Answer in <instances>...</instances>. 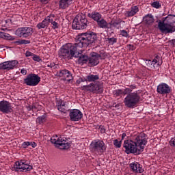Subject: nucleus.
Listing matches in <instances>:
<instances>
[{
    "mask_svg": "<svg viewBox=\"0 0 175 175\" xmlns=\"http://www.w3.org/2000/svg\"><path fill=\"white\" fill-rule=\"evenodd\" d=\"M98 36L94 32L89 31L79 34L77 36L75 44H67L60 49L59 56L60 58H64V59H66V58L68 59H72L73 57H79V53H77L79 49L88 47L90 44H94V43L96 42Z\"/></svg>",
    "mask_w": 175,
    "mask_h": 175,
    "instance_id": "nucleus-1",
    "label": "nucleus"
},
{
    "mask_svg": "<svg viewBox=\"0 0 175 175\" xmlns=\"http://www.w3.org/2000/svg\"><path fill=\"white\" fill-rule=\"evenodd\" d=\"M146 146L147 135L144 133L135 135L132 139L124 140L123 144L126 154H142Z\"/></svg>",
    "mask_w": 175,
    "mask_h": 175,
    "instance_id": "nucleus-2",
    "label": "nucleus"
},
{
    "mask_svg": "<svg viewBox=\"0 0 175 175\" xmlns=\"http://www.w3.org/2000/svg\"><path fill=\"white\" fill-rule=\"evenodd\" d=\"M158 29L162 33H173L175 32V15H168L163 20L157 21Z\"/></svg>",
    "mask_w": 175,
    "mask_h": 175,
    "instance_id": "nucleus-3",
    "label": "nucleus"
},
{
    "mask_svg": "<svg viewBox=\"0 0 175 175\" xmlns=\"http://www.w3.org/2000/svg\"><path fill=\"white\" fill-rule=\"evenodd\" d=\"M140 94L137 91L134 92H129L126 94V96L124 98L123 102L124 105L129 109H133L135 106L138 105L140 102Z\"/></svg>",
    "mask_w": 175,
    "mask_h": 175,
    "instance_id": "nucleus-4",
    "label": "nucleus"
},
{
    "mask_svg": "<svg viewBox=\"0 0 175 175\" xmlns=\"http://www.w3.org/2000/svg\"><path fill=\"white\" fill-rule=\"evenodd\" d=\"M88 24V21L84 14H80L75 16L72 27L73 29H85Z\"/></svg>",
    "mask_w": 175,
    "mask_h": 175,
    "instance_id": "nucleus-5",
    "label": "nucleus"
},
{
    "mask_svg": "<svg viewBox=\"0 0 175 175\" xmlns=\"http://www.w3.org/2000/svg\"><path fill=\"white\" fill-rule=\"evenodd\" d=\"M90 148L92 151L95 152V154L102 155V154L106 152L107 146H106V144L103 141L96 139L91 143Z\"/></svg>",
    "mask_w": 175,
    "mask_h": 175,
    "instance_id": "nucleus-6",
    "label": "nucleus"
},
{
    "mask_svg": "<svg viewBox=\"0 0 175 175\" xmlns=\"http://www.w3.org/2000/svg\"><path fill=\"white\" fill-rule=\"evenodd\" d=\"M81 89L83 91H90L93 94H102L103 92V85L100 83H90L82 86Z\"/></svg>",
    "mask_w": 175,
    "mask_h": 175,
    "instance_id": "nucleus-7",
    "label": "nucleus"
},
{
    "mask_svg": "<svg viewBox=\"0 0 175 175\" xmlns=\"http://www.w3.org/2000/svg\"><path fill=\"white\" fill-rule=\"evenodd\" d=\"M40 83V77L36 74H29L24 79V84L29 87H36Z\"/></svg>",
    "mask_w": 175,
    "mask_h": 175,
    "instance_id": "nucleus-8",
    "label": "nucleus"
},
{
    "mask_svg": "<svg viewBox=\"0 0 175 175\" xmlns=\"http://www.w3.org/2000/svg\"><path fill=\"white\" fill-rule=\"evenodd\" d=\"M51 142L52 144H55V147L60 148L61 150H68L70 147V144L68 141L65 140L64 138L59 137L56 139L54 137L51 138Z\"/></svg>",
    "mask_w": 175,
    "mask_h": 175,
    "instance_id": "nucleus-9",
    "label": "nucleus"
},
{
    "mask_svg": "<svg viewBox=\"0 0 175 175\" xmlns=\"http://www.w3.org/2000/svg\"><path fill=\"white\" fill-rule=\"evenodd\" d=\"M32 33H33V29L31 27H20L15 31V34L19 38H29Z\"/></svg>",
    "mask_w": 175,
    "mask_h": 175,
    "instance_id": "nucleus-10",
    "label": "nucleus"
},
{
    "mask_svg": "<svg viewBox=\"0 0 175 175\" xmlns=\"http://www.w3.org/2000/svg\"><path fill=\"white\" fill-rule=\"evenodd\" d=\"M14 167L16 172H31L33 169L32 165H29L23 161H16Z\"/></svg>",
    "mask_w": 175,
    "mask_h": 175,
    "instance_id": "nucleus-11",
    "label": "nucleus"
},
{
    "mask_svg": "<svg viewBox=\"0 0 175 175\" xmlns=\"http://www.w3.org/2000/svg\"><path fill=\"white\" fill-rule=\"evenodd\" d=\"M157 92L160 95H168L172 92V87L165 83H161L157 85Z\"/></svg>",
    "mask_w": 175,
    "mask_h": 175,
    "instance_id": "nucleus-12",
    "label": "nucleus"
},
{
    "mask_svg": "<svg viewBox=\"0 0 175 175\" xmlns=\"http://www.w3.org/2000/svg\"><path fill=\"white\" fill-rule=\"evenodd\" d=\"M0 111L3 114H10L13 111L12 104L9 101H0Z\"/></svg>",
    "mask_w": 175,
    "mask_h": 175,
    "instance_id": "nucleus-13",
    "label": "nucleus"
},
{
    "mask_svg": "<svg viewBox=\"0 0 175 175\" xmlns=\"http://www.w3.org/2000/svg\"><path fill=\"white\" fill-rule=\"evenodd\" d=\"M17 64H18L17 60L4 62L0 64V70H10V69H14Z\"/></svg>",
    "mask_w": 175,
    "mask_h": 175,
    "instance_id": "nucleus-14",
    "label": "nucleus"
},
{
    "mask_svg": "<svg viewBox=\"0 0 175 175\" xmlns=\"http://www.w3.org/2000/svg\"><path fill=\"white\" fill-rule=\"evenodd\" d=\"M69 116L71 121H80L83 118V113L79 109H70Z\"/></svg>",
    "mask_w": 175,
    "mask_h": 175,
    "instance_id": "nucleus-15",
    "label": "nucleus"
},
{
    "mask_svg": "<svg viewBox=\"0 0 175 175\" xmlns=\"http://www.w3.org/2000/svg\"><path fill=\"white\" fill-rule=\"evenodd\" d=\"M57 75L59 77H64L67 81L73 80V75H72V72L66 69L59 70L57 72Z\"/></svg>",
    "mask_w": 175,
    "mask_h": 175,
    "instance_id": "nucleus-16",
    "label": "nucleus"
},
{
    "mask_svg": "<svg viewBox=\"0 0 175 175\" xmlns=\"http://www.w3.org/2000/svg\"><path fill=\"white\" fill-rule=\"evenodd\" d=\"M99 58H100V55L94 52L91 54V57H89V64L91 66H96L99 64Z\"/></svg>",
    "mask_w": 175,
    "mask_h": 175,
    "instance_id": "nucleus-17",
    "label": "nucleus"
},
{
    "mask_svg": "<svg viewBox=\"0 0 175 175\" xmlns=\"http://www.w3.org/2000/svg\"><path fill=\"white\" fill-rule=\"evenodd\" d=\"M130 169H131L134 173H143V172H144L142 165L137 162L131 163L130 164Z\"/></svg>",
    "mask_w": 175,
    "mask_h": 175,
    "instance_id": "nucleus-18",
    "label": "nucleus"
},
{
    "mask_svg": "<svg viewBox=\"0 0 175 175\" xmlns=\"http://www.w3.org/2000/svg\"><path fill=\"white\" fill-rule=\"evenodd\" d=\"M121 23H125V21H122L121 18L113 19L109 23L110 28L113 27V28H116V29H120V28H122L121 27Z\"/></svg>",
    "mask_w": 175,
    "mask_h": 175,
    "instance_id": "nucleus-19",
    "label": "nucleus"
},
{
    "mask_svg": "<svg viewBox=\"0 0 175 175\" xmlns=\"http://www.w3.org/2000/svg\"><path fill=\"white\" fill-rule=\"evenodd\" d=\"M78 57L77 58L78 59L79 64H87V62H89L90 57H88V55H81L80 52L77 51Z\"/></svg>",
    "mask_w": 175,
    "mask_h": 175,
    "instance_id": "nucleus-20",
    "label": "nucleus"
},
{
    "mask_svg": "<svg viewBox=\"0 0 175 175\" xmlns=\"http://www.w3.org/2000/svg\"><path fill=\"white\" fill-rule=\"evenodd\" d=\"M51 19H49V16H47L41 23H39L37 25V28L38 29L47 28V27H49V23L51 22Z\"/></svg>",
    "mask_w": 175,
    "mask_h": 175,
    "instance_id": "nucleus-21",
    "label": "nucleus"
},
{
    "mask_svg": "<svg viewBox=\"0 0 175 175\" xmlns=\"http://www.w3.org/2000/svg\"><path fill=\"white\" fill-rule=\"evenodd\" d=\"M88 17L92 18V20L98 23V21L102 18V14H100L99 12H93L92 13L88 14Z\"/></svg>",
    "mask_w": 175,
    "mask_h": 175,
    "instance_id": "nucleus-22",
    "label": "nucleus"
},
{
    "mask_svg": "<svg viewBox=\"0 0 175 175\" xmlns=\"http://www.w3.org/2000/svg\"><path fill=\"white\" fill-rule=\"evenodd\" d=\"M109 23L103 18L97 21L98 28H102L103 29H109Z\"/></svg>",
    "mask_w": 175,
    "mask_h": 175,
    "instance_id": "nucleus-23",
    "label": "nucleus"
},
{
    "mask_svg": "<svg viewBox=\"0 0 175 175\" xmlns=\"http://www.w3.org/2000/svg\"><path fill=\"white\" fill-rule=\"evenodd\" d=\"M129 92H132V90L129 89V88H126L124 89V90L121 89L116 90L113 92L114 95L116 96H120V95H126L127 94H129Z\"/></svg>",
    "mask_w": 175,
    "mask_h": 175,
    "instance_id": "nucleus-24",
    "label": "nucleus"
},
{
    "mask_svg": "<svg viewBox=\"0 0 175 175\" xmlns=\"http://www.w3.org/2000/svg\"><path fill=\"white\" fill-rule=\"evenodd\" d=\"M143 21L146 24H148V25H152V24H154V16L151 14H148L143 18Z\"/></svg>",
    "mask_w": 175,
    "mask_h": 175,
    "instance_id": "nucleus-25",
    "label": "nucleus"
},
{
    "mask_svg": "<svg viewBox=\"0 0 175 175\" xmlns=\"http://www.w3.org/2000/svg\"><path fill=\"white\" fill-rule=\"evenodd\" d=\"M49 17V19L51 20L50 22H49V25H50V24L51 25V27L53 28V29H58V28H59V24H58V22L54 21V14H51Z\"/></svg>",
    "mask_w": 175,
    "mask_h": 175,
    "instance_id": "nucleus-26",
    "label": "nucleus"
},
{
    "mask_svg": "<svg viewBox=\"0 0 175 175\" xmlns=\"http://www.w3.org/2000/svg\"><path fill=\"white\" fill-rule=\"evenodd\" d=\"M158 65V66H161L162 65V59L161 56L157 55L153 61L152 62L151 66H153V68H155V65Z\"/></svg>",
    "mask_w": 175,
    "mask_h": 175,
    "instance_id": "nucleus-27",
    "label": "nucleus"
},
{
    "mask_svg": "<svg viewBox=\"0 0 175 175\" xmlns=\"http://www.w3.org/2000/svg\"><path fill=\"white\" fill-rule=\"evenodd\" d=\"M57 110L59 111H61V113H66V107L65 106V102L62 100H59L58 105H57Z\"/></svg>",
    "mask_w": 175,
    "mask_h": 175,
    "instance_id": "nucleus-28",
    "label": "nucleus"
},
{
    "mask_svg": "<svg viewBox=\"0 0 175 175\" xmlns=\"http://www.w3.org/2000/svg\"><path fill=\"white\" fill-rule=\"evenodd\" d=\"M0 38L1 39H5V40H14V37L10 36V34L5 32L0 31Z\"/></svg>",
    "mask_w": 175,
    "mask_h": 175,
    "instance_id": "nucleus-29",
    "label": "nucleus"
},
{
    "mask_svg": "<svg viewBox=\"0 0 175 175\" xmlns=\"http://www.w3.org/2000/svg\"><path fill=\"white\" fill-rule=\"evenodd\" d=\"M96 80H99V75H92L90 74L87 76V81L89 83H92L96 81Z\"/></svg>",
    "mask_w": 175,
    "mask_h": 175,
    "instance_id": "nucleus-30",
    "label": "nucleus"
},
{
    "mask_svg": "<svg viewBox=\"0 0 175 175\" xmlns=\"http://www.w3.org/2000/svg\"><path fill=\"white\" fill-rule=\"evenodd\" d=\"M72 3H70V1H66V0H60L59 6L61 9H66V8H69V5H71Z\"/></svg>",
    "mask_w": 175,
    "mask_h": 175,
    "instance_id": "nucleus-31",
    "label": "nucleus"
},
{
    "mask_svg": "<svg viewBox=\"0 0 175 175\" xmlns=\"http://www.w3.org/2000/svg\"><path fill=\"white\" fill-rule=\"evenodd\" d=\"M137 12H139V8H137V6H134L131 8V11L127 12V16L128 17H132L135 16Z\"/></svg>",
    "mask_w": 175,
    "mask_h": 175,
    "instance_id": "nucleus-32",
    "label": "nucleus"
},
{
    "mask_svg": "<svg viewBox=\"0 0 175 175\" xmlns=\"http://www.w3.org/2000/svg\"><path fill=\"white\" fill-rule=\"evenodd\" d=\"M46 120H47V118L46 117V115H42L36 119V122L37 124H43L46 122Z\"/></svg>",
    "mask_w": 175,
    "mask_h": 175,
    "instance_id": "nucleus-33",
    "label": "nucleus"
},
{
    "mask_svg": "<svg viewBox=\"0 0 175 175\" xmlns=\"http://www.w3.org/2000/svg\"><path fill=\"white\" fill-rule=\"evenodd\" d=\"M14 43L16 44H29L31 43L30 40H19L18 41H15Z\"/></svg>",
    "mask_w": 175,
    "mask_h": 175,
    "instance_id": "nucleus-34",
    "label": "nucleus"
},
{
    "mask_svg": "<svg viewBox=\"0 0 175 175\" xmlns=\"http://www.w3.org/2000/svg\"><path fill=\"white\" fill-rule=\"evenodd\" d=\"M107 42H108L109 44H110L111 46H113V44H114V43H116L117 42V38H107Z\"/></svg>",
    "mask_w": 175,
    "mask_h": 175,
    "instance_id": "nucleus-35",
    "label": "nucleus"
},
{
    "mask_svg": "<svg viewBox=\"0 0 175 175\" xmlns=\"http://www.w3.org/2000/svg\"><path fill=\"white\" fill-rule=\"evenodd\" d=\"M122 143V140L118 141V139H115L113 141V145L116 148H120Z\"/></svg>",
    "mask_w": 175,
    "mask_h": 175,
    "instance_id": "nucleus-36",
    "label": "nucleus"
},
{
    "mask_svg": "<svg viewBox=\"0 0 175 175\" xmlns=\"http://www.w3.org/2000/svg\"><path fill=\"white\" fill-rule=\"evenodd\" d=\"M152 6L156 9H159V8H161V3H159V1H154L152 3Z\"/></svg>",
    "mask_w": 175,
    "mask_h": 175,
    "instance_id": "nucleus-37",
    "label": "nucleus"
},
{
    "mask_svg": "<svg viewBox=\"0 0 175 175\" xmlns=\"http://www.w3.org/2000/svg\"><path fill=\"white\" fill-rule=\"evenodd\" d=\"M120 35H122V36H124V38H128V36H129V34H128V31L125 30H120Z\"/></svg>",
    "mask_w": 175,
    "mask_h": 175,
    "instance_id": "nucleus-38",
    "label": "nucleus"
},
{
    "mask_svg": "<svg viewBox=\"0 0 175 175\" xmlns=\"http://www.w3.org/2000/svg\"><path fill=\"white\" fill-rule=\"evenodd\" d=\"M33 60L36 61L37 62H40L42 61V59H40V57L38 56V55H33Z\"/></svg>",
    "mask_w": 175,
    "mask_h": 175,
    "instance_id": "nucleus-39",
    "label": "nucleus"
},
{
    "mask_svg": "<svg viewBox=\"0 0 175 175\" xmlns=\"http://www.w3.org/2000/svg\"><path fill=\"white\" fill-rule=\"evenodd\" d=\"M29 146H31V142H25L22 144L23 148H27Z\"/></svg>",
    "mask_w": 175,
    "mask_h": 175,
    "instance_id": "nucleus-40",
    "label": "nucleus"
},
{
    "mask_svg": "<svg viewBox=\"0 0 175 175\" xmlns=\"http://www.w3.org/2000/svg\"><path fill=\"white\" fill-rule=\"evenodd\" d=\"M170 145L172 147H175V137L171 139L170 141Z\"/></svg>",
    "mask_w": 175,
    "mask_h": 175,
    "instance_id": "nucleus-41",
    "label": "nucleus"
},
{
    "mask_svg": "<svg viewBox=\"0 0 175 175\" xmlns=\"http://www.w3.org/2000/svg\"><path fill=\"white\" fill-rule=\"evenodd\" d=\"M130 88H129V90H131V92L132 91H133V90H136V88H137V86L135 84L133 85H129Z\"/></svg>",
    "mask_w": 175,
    "mask_h": 175,
    "instance_id": "nucleus-42",
    "label": "nucleus"
},
{
    "mask_svg": "<svg viewBox=\"0 0 175 175\" xmlns=\"http://www.w3.org/2000/svg\"><path fill=\"white\" fill-rule=\"evenodd\" d=\"M25 55H26V57H32V56H33L34 55V54L33 53H32L31 51H26V53H25Z\"/></svg>",
    "mask_w": 175,
    "mask_h": 175,
    "instance_id": "nucleus-43",
    "label": "nucleus"
},
{
    "mask_svg": "<svg viewBox=\"0 0 175 175\" xmlns=\"http://www.w3.org/2000/svg\"><path fill=\"white\" fill-rule=\"evenodd\" d=\"M79 80H80V81H81V83H84V81H88L87 80V76H86V77L80 78Z\"/></svg>",
    "mask_w": 175,
    "mask_h": 175,
    "instance_id": "nucleus-44",
    "label": "nucleus"
},
{
    "mask_svg": "<svg viewBox=\"0 0 175 175\" xmlns=\"http://www.w3.org/2000/svg\"><path fill=\"white\" fill-rule=\"evenodd\" d=\"M30 146H31V147H32L33 148H35V147H36V146H38V144H36V142H30Z\"/></svg>",
    "mask_w": 175,
    "mask_h": 175,
    "instance_id": "nucleus-45",
    "label": "nucleus"
},
{
    "mask_svg": "<svg viewBox=\"0 0 175 175\" xmlns=\"http://www.w3.org/2000/svg\"><path fill=\"white\" fill-rule=\"evenodd\" d=\"M48 68H54L55 66V63H51L50 64L47 65Z\"/></svg>",
    "mask_w": 175,
    "mask_h": 175,
    "instance_id": "nucleus-46",
    "label": "nucleus"
},
{
    "mask_svg": "<svg viewBox=\"0 0 175 175\" xmlns=\"http://www.w3.org/2000/svg\"><path fill=\"white\" fill-rule=\"evenodd\" d=\"M49 1L50 0H40L41 3H44V5H46V3H49Z\"/></svg>",
    "mask_w": 175,
    "mask_h": 175,
    "instance_id": "nucleus-47",
    "label": "nucleus"
},
{
    "mask_svg": "<svg viewBox=\"0 0 175 175\" xmlns=\"http://www.w3.org/2000/svg\"><path fill=\"white\" fill-rule=\"evenodd\" d=\"M21 73L22 75H27V70L23 68V69L21 70Z\"/></svg>",
    "mask_w": 175,
    "mask_h": 175,
    "instance_id": "nucleus-48",
    "label": "nucleus"
},
{
    "mask_svg": "<svg viewBox=\"0 0 175 175\" xmlns=\"http://www.w3.org/2000/svg\"><path fill=\"white\" fill-rule=\"evenodd\" d=\"M125 137H126V133H123L122 134V139L121 140H124V139H125Z\"/></svg>",
    "mask_w": 175,
    "mask_h": 175,
    "instance_id": "nucleus-49",
    "label": "nucleus"
},
{
    "mask_svg": "<svg viewBox=\"0 0 175 175\" xmlns=\"http://www.w3.org/2000/svg\"><path fill=\"white\" fill-rule=\"evenodd\" d=\"M66 1L69 2L70 3H72V2H73V0H66Z\"/></svg>",
    "mask_w": 175,
    "mask_h": 175,
    "instance_id": "nucleus-50",
    "label": "nucleus"
},
{
    "mask_svg": "<svg viewBox=\"0 0 175 175\" xmlns=\"http://www.w3.org/2000/svg\"><path fill=\"white\" fill-rule=\"evenodd\" d=\"M77 84H79V83H81V81H77Z\"/></svg>",
    "mask_w": 175,
    "mask_h": 175,
    "instance_id": "nucleus-51",
    "label": "nucleus"
},
{
    "mask_svg": "<svg viewBox=\"0 0 175 175\" xmlns=\"http://www.w3.org/2000/svg\"><path fill=\"white\" fill-rule=\"evenodd\" d=\"M148 62H151V60L148 61Z\"/></svg>",
    "mask_w": 175,
    "mask_h": 175,
    "instance_id": "nucleus-52",
    "label": "nucleus"
}]
</instances>
